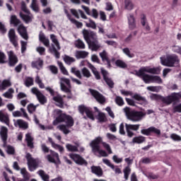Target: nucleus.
Returning <instances> with one entry per match:
<instances>
[{"instance_id":"34","label":"nucleus","mask_w":181,"mask_h":181,"mask_svg":"<svg viewBox=\"0 0 181 181\" xmlns=\"http://www.w3.org/2000/svg\"><path fill=\"white\" fill-rule=\"evenodd\" d=\"M10 24L16 27L18 25H21V20H19L16 15H12L10 18Z\"/></svg>"},{"instance_id":"37","label":"nucleus","mask_w":181,"mask_h":181,"mask_svg":"<svg viewBox=\"0 0 181 181\" xmlns=\"http://www.w3.org/2000/svg\"><path fill=\"white\" fill-rule=\"evenodd\" d=\"M89 23H87V21H83L86 24V28H90L91 29H97V24L95 23V21H93V19L89 18L88 19Z\"/></svg>"},{"instance_id":"16","label":"nucleus","mask_w":181,"mask_h":181,"mask_svg":"<svg viewBox=\"0 0 181 181\" xmlns=\"http://www.w3.org/2000/svg\"><path fill=\"white\" fill-rule=\"evenodd\" d=\"M99 56L101 58L102 62L107 66V69H111V67H112V66H111V59L108 57L107 51L103 50L99 54Z\"/></svg>"},{"instance_id":"15","label":"nucleus","mask_w":181,"mask_h":181,"mask_svg":"<svg viewBox=\"0 0 181 181\" xmlns=\"http://www.w3.org/2000/svg\"><path fill=\"white\" fill-rule=\"evenodd\" d=\"M101 74L103 77L104 81H105L106 84L110 87V88H114V81L111 78L108 77V71H107L104 69H101Z\"/></svg>"},{"instance_id":"63","label":"nucleus","mask_w":181,"mask_h":181,"mask_svg":"<svg viewBox=\"0 0 181 181\" xmlns=\"http://www.w3.org/2000/svg\"><path fill=\"white\" fill-rule=\"evenodd\" d=\"M173 112L174 113H176V112L181 113V103L174 106L173 108Z\"/></svg>"},{"instance_id":"44","label":"nucleus","mask_w":181,"mask_h":181,"mask_svg":"<svg viewBox=\"0 0 181 181\" xmlns=\"http://www.w3.org/2000/svg\"><path fill=\"white\" fill-rule=\"evenodd\" d=\"M75 46L77 49H86V44L81 39H78L75 42Z\"/></svg>"},{"instance_id":"12","label":"nucleus","mask_w":181,"mask_h":181,"mask_svg":"<svg viewBox=\"0 0 181 181\" xmlns=\"http://www.w3.org/2000/svg\"><path fill=\"white\" fill-rule=\"evenodd\" d=\"M89 92L99 104H104L105 103V97L98 90L90 88Z\"/></svg>"},{"instance_id":"26","label":"nucleus","mask_w":181,"mask_h":181,"mask_svg":"<svg viewBox=\"0 0 181 181\" xmlns=\"http://www.w3.org/2000/svg\"><path fill=\"white\" fill-rule=\"evenodd\" d=\"M66 16L71 23H73L74 25H76V26L78 29L83 28V23L79 22L78 21L76 20L75 18H71V14L67 13Z\"/></svg>"},{"instance_id":"52","label":"nucleus","mask_w":181,"mask_h":181,"mask_svg":"<svg viewBox=\"0 0 181 181\" xmlns=\"http://www.w3.org/2000/svg\"><path fill=\"white\" fill-rule=\"evenodd\" d=\"M123 173L124 175L125 180H128V178L129 177V174L131 173V168L129 166L126 167L124 169Z\"/></svg>"},{"instance_id":"58","label":"nucleus","mask_w":181,"mask_h":181,"mask_svg":"<svg viewBox=\"0 0 181 181\" xmlns=\"http://www.w3.org/2000/svg\"><path fill=\"white\" fill-rule=\"evenodd\" d=\"M89 16H92L94 19H98V11L95 8H93Z\"/></svg>"},{"instance_id":"13","label":"nucleus","mask_w":181,"mask_h":181,"mask_svg":"<svg viewBox=\"0 0 181 181\" xmlns=\"http://www.w3.org/2000/svg\"><path fill=\"white\" fill-rule=\"evenodd\" d=\"M126 132L127 134V136L129 138H132L134 135H135L134 133H133L132 131H138L139 129V127H141V124H126Z\"/></svg>"},{"instance_id":"64","label":"nucleus","mask_w":181,"mask_h":181,"mask_svg":"<svg viewBox=\"0 0 181 181\" xmlns=\"http://www.w3.org/2000/svg\"><path fill=\"white\" fill-rule=\"evenodd\" d=\"M173 52H174V53H179L181 55V47L177 45H174L173 47Z\"/></svg>"},{"instance_id":"21","label":"nucleus","mask_w":181,"mask_h":181,"mask_svg":"<svg viewBox=\"0 0 181 181\" xmlns=\"http://www.w3.org/2000/svg\"><path fill=\"white\" fill-rule=\"evenodd\" d=\"M52 100L55 103H57V104L56 105L57 107H59V108H64V100H63L62 95H57L56 96H54Z\"/></svg>"},{"instance_id":"47","label":"nucleus","mask_w":181,"mask_h":181,"mask_svg":"<svg viewBox=\"0 0 181 181\" xmlns=\"http://www.w3.org/2000/svg\"><path fill=\"white\" fill-rule=\"evenodd\" d=\"M115 103L119 105V107H122V105L125 104L124 99L121 96H116Z\"/></svg>"},{"instance_id":"48","label":"nucleus","mask_w":181,"mask_h":181,"mask_svg":"<svg viewBox=\"0 0 181 181\" xmlns=\"http://www.w3.org/2000/svg\"><path fill=\"white\" fill-rule=\"evenodd\" d=\"M125 8L128 9V11H132L134 9V4H132V1L131 0H124Z\"/></svg>"},{"instance_id":"14","label":"nucleus","mask_w":181,"mask_h":181,"mask_svg":"<svg viewBox=\"0 0 181 181\" xmlns=\"http://www.w3.org/2000/svg\"><path fill=\"white\" fill-rule=\"evenodd\" d=\"M141 134H142L143 135H146V136H151L152 134H156V135H160V130L156 129L154 127H151L148 129H141Z\"/></svg>"},{"instance_id":"4","label":"nucleus","mask_w":181,"mask_h":181,"mask_svg":"<svg viewBox=\"0 0 181 181\" xmlns=\"http://www.w3.org/2000/svg\"><path fill=\"white\" fill-rule=\"evenodd\" d=\"M153 98H154V100H160V101L163 104H166V105H170L172 103H179L181 98V93H173L167 97H163L158 94H153Z\"/></svg>"},{"instance_id":"2","label":"nucleus","mask_w":181,"mask_h":181,"mask_svg":"<svg viewBox=\"0 0 181 181\" xmlns=\"http://www.w3.org/2000/svg\"><path fill=\"white\" fill-rule=\"evenodd\" d=\"M82 35L84 40L86 42L89 49H90L92 52H97V50L101 47V45L98 44L97 33L84 28L82 30Z\"/></svg>"},{"instance_id":"8","label":"nucleus","mask_w":181,"mask_h":181,"mask_svg":"<svg viewBox=\"0 0 181 181\" xmlns=\"http://www.w3.org/2000/svg\"><path fill=\"white\" fill-rule=\"evenodd\" d=\"M145 73H149L150 74H159V69L151 68L149 66H143L136 72V76H142L146 74Z\"/></svg>"},{"instance_id":"31","label":"nucleus","mask_w":181,"mask_h":181,"mask_svg":"<svg viewBox=\"0 0 181 181\" xmlns=\"http://www.w3.org/2000/svg\"><path fill=\"white\" fill-rule=\"evenodd\" d=\"M11 86H12L11 81L6 79L4 80L0 84V91H4V90H6V88H8V87H11Z\"/></svg>"},{"instance_id":"9","label":"nucleus","mask_w":181,"mask_h":181,"mask_svg":"<svg viewBox=\"0 0 181 181\" xmlns=\"http://www.w3.org/2000/svg\"><path fill=\"white\" fill-rule=\"evenodd\" d=\"M50 154L47 156V159L50 163H54V165H61L62 161H60V158L59 157V153L53 151L52 150L49 151Z\"/></svg>"},{"instance_id":"42","label":"nucleus","mask_w":181,"mask_h":181,"mask_svg":"<svg viewBox=\"0 0 181 181\" xmlns=\"http://www.w3.org/2000/svg\"><path fill=\"white\" fill-rule=\"evenodd\" d=\"M64 62L66 63V64L70 66L71 63H74V62H76V59L70 56L64 55Z\"/></svg>"},{"instance_id":"60","label":"nucleus","mask_w":181,"mask_h":181,"mask_svg":"<svg viewBox=\"0 0 181 181\" xmlns=\"http://www.w3.org/2000/svg\"><path fill=\"white\" fill-rule=\"evenodd\" d=\"M61 90L64 93H71V90H70V88L66 86V85L63 83H61Z\"/></svg>"},{"instance_id":"28","label":"nucleus","mask_w":181,"mask_h":181,"mask_svg":"<svg viewBox=\"0 0 181 181\" xmlns=\"http://www.w3.org/2000/svg\"><path fill=\"white\" fill-rule=\"evenodd\" d=\"M138 77H141L146 84L152 83V75L147 74H143V75H136Z\"/></svg>"},{"instance_id":"25","label":"nucleus","mask_w":181,"mask_h":181,"mask_svg":"<svg viewBox=\"0 0 181 181\" xmlns=\"http://www.w3.org/2000/svg\"><path fill=\"white\" fill-rule=\"evenodd\" d=\"M0 136L2 141H8V128L2 126L0 130Z\"/></svg>"},{"instance_id":"56","label":"nucleus","mask_w":181,"mask_h":181,"mask_svg":"<svg viewBox=\"0 0 181 181\" xmlns=\"http://www.w3.org/2000/svg\"><path fill=\"white\" fill-rule=\"evenodd\" d=\"M6 55L5 53L0 51V64H5L6 63Z\"/></svg>"},{"instance_id":"51","label":"nucleus","mask_w":181,"mask_h":181,"mask_svg":"<svg viewBox=\"0 0 181 181\" xmlns=\"http://www.w3.org/2000/svg\"><path fill=\"white\" fill-rule=\"evenodd\" d=\"M21 11L24 12L25 13H27V15H30V11L28 9V6H26V3L25 1L21 2Z\"/></svg>"},{"instance_id":"1","label":"nucleus","mask_w":181,"mask_h":181,"mask_svg":"<svg viewBox=\"0 0 181 181\" xmlns=\"http://www.w3.org/2000/svg\"><path fill=\"white\" fill-rule=\"evenodd\" d=\"M55 112L58 115L56 119L53 121V125H59L62 122H65L66 124H60L58 128L62 131L65 135L70 134V130L69 128L74 126V119L71 115L63 113L62 110H56Z\"/></svg>"},{"instance_id":"41","label":"nucleus","mask_w":181,"mask_h":181,"mask_svg":"<svg viewBox=\"0 0 181 181\" xmlns=\"http://www.w3.org/2000/svg\"><path fill=\"white\" fill-rule=\"evenodd\" d=\"M30 14H23V13L20 12V17L21 18V19H23V21H24V22L25 23H29V22H30L32 21V17H30V16H29Z\"/></svg>"},{"instance_id":"40","label":"nucleus","mask_w":181,"mask_h":181,"mask_svg":"<svg viewBox=\"0 0 181 181\" xmlns=\"http://www.w3.org/2000/svg\"><path fill=\"white\" fill-rule=\"evenodd\" d=\"M97 119L98 120L99 122H107V116H105V113L99 112Z\"/></svg>"},{"instance_id":"55","label":"nucleus","mask_w":181,"mask_h":181,"mask_svg":"<svg viewBox=\"0 0 181 181\" xmlns=\"http://www.w3.org/2000/svg\"><path fill=\"white\" fill-rule=\"evenodd\" d=\"M50 50L51 52L54 53V56L57 59H60V52L57 51V49H56V47H54V45H52V49Z\"/></svg>"},{"instance_id":"38","label":"nucleus","mask_w":181,"mask_h":181,"mask_svg":"<svg viewBox=\"0 0 181 181\" xmlns=\"http://www.w3.org/2000/svg\"><path fill=\"white\" fill-rule=\"evenodd\" d=\"M115 65L117 66V67H119V69H127V67H128L127 63L121 59L116 60Z\"/></svg>"},{"instance_id":"50","label":"nucleus","mask_w":181,"mask_h":181,"mask_svg":"<svg viewBox=\"0 0 181 181\" xmlns=\"http://www.w3.org/2000/svg\"><path fill=\"white\" fill-rule=\"evenodd\" d=\"M81 71L83 77H86V78H90V77H91V73L86 67L83 68Z\"/></svg>"},{"instance_id":"20","label":"nucleus","mask_w":181,"mask_h":181,"mask_svg":"<svg viewBox=\"0 0 181 181\" xmlns=\"http://www.w3.org/2000/svg\"><path fill=\"white\" fill-rule=\"evenodd\" d=\"M90 170L93 175H95L98 177H101L103 175H104V172L103 171V168H101L100 166L97 165H92L90 167Z\"/></svg>"},{"instance_id":"3","label":"nucleus","mask_w":181,"mask_h":181,"mask_svg":"<svg viewBox=\"0 0 181 181\" xmlns=\"http://www.w3.org/2000/svg\"><path fill=\"white\" fill-rule=\"evenodd\" d=\"M100 144H102L103 146L106 149L108 153H112V150H111L110 144L103 142V138L101 136H98L90 143V146L94 155H97V152H98L99 155L103 158H107V156H108V153H107L105 151L100 149Z\"/></svg>"},{"instance_id":"62","label":"nucleus","mask_w":181,"mask_h":181,"mask_svg":"<svg viewBox=\"0 0 181 181\" xmlns=\"http://www.w3.org/2000/svg\"><path fill=\"white\" fill-rule=\"evenodd\" d=\"M170 138H171V139H173V141H177L178 142H180V141H181V136L176 134H172L170 135Z\"/></svg>"},{"instance_id":"29","label":"nucleus","mask_w":181,"mask_h":181,"mask_svg":"<svg viewBox=\"0 0 181 181\" xmlns=\"http://www.w3.org/2000/svg\"><path fill=\"white\" fill-rule=\"evenodd\" d=\"M37 173L40 175L42 180L43 181H49L50 180V175H47L46 172L43 170H39Z\"/></svg>"},{"instance_id":"5","label":"nucleus","mask_w":181,"mask_h":181,"mask_svg":"<svg viewBox=\"0 0 181 181\" xmlns=\"http://www.w3.org/2000/svg\"><path fill=\"white\" fill-rule=\"evenodd\" d=\"M124 114L126 115L128 119L133 121V122H138L146 115V114L142 111H136L131 109L129 107H125L123 109Z\"/></svg>"},{"instance_id":"36","label":"nucleus","mask_w":181,"mask_h":181,"mask_svg":"<svg viewBox=\"0 0 181 181\" xmlns=\"http://www.w3.org/2000/svg\"><path fill=\"white\" fill-rule=\"evenodd\" d=\"M75 56L76 59H86L88 56V52L86 51H76Z\"/></svg>"},{"instance_id":"39","label":"nucleus","mask_w":181,"mask_h":181,"mask_svg":"<svg viewBox=\"0 0 181 181\" xmlns=\"http://www.w3.org/2000/svg\"><path fill=\"white\" fill-rule=\"evenodd\" d=\"M66 148L67 149L68 152H78V148L77 146H73V144H66Z\"/></svg>"},{"instance_id":"35","label":"nucleus","mask_w":181,"mask_h":181,"mask_svg":"<svg viewBox=\"0 0 181 181\" xmlns=\"http://www.w3.org/2000/svg\"><path fill=\"white\" fill-rule=\"evenodd\" d=\"M146 141V138L145 136H138L133 138L132 143L141 144H144V142H145Z\"/></svg>"},{"instance_id":"33","label":"nucleus","mask_w":181,"mask_h":181,"mask_svg":"<svg viewBox=\"0 0 181 181\" xmlns=\"http://www.w3.org/2000/svg\"><path fill=\"white\" fill-rule=\"evenodd\" d=\"M16 124L18 125L19 128L23 129H28V128H29L28 123H26V122L23 121V119H17L16 123H15V127H16Z\"/></svg>"},{"instance_id":"59","label":"nucleus","mask_w":181,"mask_h":181,"mask_svg":"<svg viewBox=\"0 0 181 181\" xmlns=\"http://www.w3.org/2000/svg\"><path fill=\"white\" fill-rule=\"evenodd\" d=\"M6 27H5V24L2 23V22H0V33L1 35H5L7 32Z\"/></svg>"},{"instance_id":"27","label":"nucleus","mask_w":181,"mask_h":181,"mask_svg":"<svg viewBox=\"0 0 181 181\" xmlns=\"http://www.w3.org/2000/svg\"><path fill=\"white\" fill-rule=\"evenodd\" d=\"M31 66L33 69H37V70H40L43 67V60L38 59L37 61L32 62Z\"/></svg>"},{"instance_id":"53","label":"nucleus","mask_w":181,"mask_h":181,"mask_svg":"<svg viewBox=\"0 0 181 181\" xmlns=\"http://www.w3.org/2000/svg\"><path fill=\"white\" fill-rule=\"evenodd\" d=\"M151 83H158V84H162V78L158 76H152Z\"/></svg>"},{"instance_id":"30","label":"nucleus","mask_w":181,"mask_h":181,"mask_svg":"<svg viewBox=\"0 0 181 181\" xmlns=\"http://www.w3.org/2000/svg\"><path fill=\"white\" fill-rule=\"evenodd\" d=\"M39 39L40 41L46 46V47H49L50 46V41H49V39L46 38L44 33H40L39 35Z\"/></svg>"},{"instance_id":"46","label":"nucleus","mask_w":181,"mask_h":181,"mask_svg":"<svg viewBox=\"0 0 181 181\" xmlns=\"http://www.w3.org/2000/svg\"><path fill=\"white\" fill-rule=\"evenodd\" d=\"M37 98L39 103L42 105L46 104L47 103V99L46 98V96L43 95V93H41L40 95L37 96Z\"/></svg>"},{"instance_id":"22","label":"nucleus","mask_w":181,"mask_h":181,"mask_svg":"<svg viewBox=\"0 0 181 181\" xmlns=\"http://www.w3.org/2000/svg\"><path fill=\"white\" fill-rule=\"evenodd\" d=\"M0 122H4L6 125L9 127V115L4 111L0 110Z\"/></svg>"},{"instance_id":"32","label":"nucleus","mask_w":181,"mask_h":181,"mask_svg":"<svg viewBox=\"0 0 181 181\" xmlns=\"http://www.w3.org/2000/svg\"><path fill=\"white\" fill-rule=\"evenodd\" d=\"M132 98H134V100H136V101H141V103H139V104H141V105H142L143 104H146V99L138 93H135L132 96Z\"/></svg>"},{"instance_id":"7","label":"nucleus","mask_w":181,"mask_h":181,"mask_svg":"<svg viewBox=\"0 0 181 181\" xmlns=\"http://www.w3.org/2000/svg\"><path fill=\"white\" fill-rule=\"evenodd\" d=\"M161 64L167 66V67H173L175 64L179 63V57L177 55H168L165 59L160 57Z\"/></svg>"},{"instance_id":"6","label":"nucleus","mask_w":181,"mask_h":181,"mask_svg":"<svg viewBox=\"0 0 181 181\" xmlns=\"http://www.w3.org/2000/svg\"><path fill=\"white\" fill-rule=\"evenodd\" d=\"M25 158L27 159V165L30 172H35V170L39 168L40 163H42V161L39 158H34L32 157L30 153H26Z\"/></svg>"},{"instance_id":"49","label":"nucleus","mask_w":181,"mask_h":181,"mask_svg":"<svg viewBox=\"0 0 181 181\" xmlns=\"http://www.w3.org/2000/svg\"><path fill=\"white\" fill-rule=\"evenodd\" d=\"M58 66L62 74H64V76H69V71H67V69H66V67H64L62 62H58Z\"/></svg>"},{"instance_id":"54","label":"nucleus","mask_w":181,"mask_h":181,"mask_svg":"<svg viewBox=\"0 0 181 181\" xmlns=\"http://www.w3.org/2000/svg\"><path fill=\"white\" fill-rule=\"evenodd\" d=\"M123 53H124V54H126V56H127L128 57H129L130 59H132V57H134V54H131V51L129 50V48L126 47L122 49Z\"/></svg>"},{"instance_id":"45","label":"nucleus","mask_w":181,"mask_h":181,"mask_svg":"<svg viewBox=\"0 0 181 181\" xmlns=\"http://www.w3.org/2000/svg\"><path fill=\"white\" fill-rule=\"evenodd\" d=\"M39 107V105H35L33 103H30L28 105L27 110L30 114H33L36 111V108Z\"/></svg>"},{"instance_id":"11","label":"nucleus","mask_w":181,"mask_h":181,"mask_svg":"<svg viewBox=\"0 0 181 181\" xmlns=\"http://www.w3.org/2000/svg\"><path fill=\"white\" fill-rule=\"evenodd\" d=\"M78 110L80 114L84 115V112H86L88 118H90V119H93V121H94V114L90 107H86L84 105H81L78 107Z\"/></svg>"},{"instance_id":"17","label":"nucleus","mask_w":181,"mask_h":181,"mask_svg":"<svg viewBox=\"0 0 181 181\" xmlns=\"http://www.w3.org/2000/svg\"><path fill=\"white\" fill-rule=\"evenodd\" d=\"M8 39L14 47H16L18 46V37L16 36V33H15V29L11 28L9 30Z\"/></svg>"},{"instance_id":"57","label":"nucleus","mask_w":181,"mask_h":181,"mask_svg":"<svg viewBox=\"0 0 181 181\" xmlns=\"http://www.w3.org/2000/svg\"><path fill=\"white\" fill-rule=\"evenodd\" d=\"M25 86L26 87H30V86H33V78L28 77L25 81Z\"/></svg>"},{"instance_id":"18","label":"nucleus","mask_w":181,"mask_h":181,"mask_svg":"<svg viewBox=\"0 0 181 181\" xmlns=\"http://www.w3.org/2000/svg\"><path fill=\"white\" fill-rule=\"evenodd\" d=\"M18 62V57L15 55V54L13 53V51H10L8 52V66L10 67H15Z\"/></svg>"},{"instance_id":"23","label":"nucleus","mask_w":181,"mask_h":181,"mask_svg":"<svg viewBox=\"0 0 181 181\" xmlns=\"http://www.w3.org/2000/svg\"><path fill=\"white\" fill-rule=\"evenodd\" d=\"M128 22L130 30H134V29L136 28V23L135 22V17H134V15H129V16L128 17Z\"/></svg>"},{"instance_id":"10","label":"nucleus","mask_w":181,"mask_h":181,"mask_svg":"<svg viewBox=\"0 0 181 181\" xmlns=\"http://www.w3.org/2000/svg\"><path fill=\"white\" fill-rule=\"evenodd\" d=\"M71 159L76 163V165H79L80 166H87L88 165V163H87V160L81 157L79 154L76 153H72L69 155Z\"/></svg>"},{"instance_id":"43","label":"nucleus","mask_w":181,"mask_h":181,"mask_svg":"<svg viewBox=\"0 0 181 181\" xmlns=\"http://www.w3.org/2000/svg\"><path fill=\"white\" fill-rule=\"evenodd\" d=\"M50 39H51L52 42H53L54 44L55 45L57 50H60V49H61L60 43H59V40H57V38H56V35H54V34L51 35Z\"/></svg>"},{"instance_id":"19","label":"nucleus","mask_w":181,"mask_h":181,"mask_svg":"<svg viewBox=\"0 0 181 181\" xmlns=\"http://www.w3.org/2000/svg\"><path fill=\"white\" fill-rule=\"evenodd\" d=\"M17 30L23 39H25V40H28V39H29V36L28 35V30L23 24L18 25Z\"/></svg>"},{"instance_id":"24","label":"nucleus","mask_w":181,"mask_h":181,"mask_svg":"<svg viewBox=\"0 0 181 181\" xmlns=\"http://www.w3.org/2000/svg\"><path fill=\"white\" fill-rule=\"evenodd\" d=\"M48 141L49 143H51L52 148H54V149H58L60 153H63V152H64V147L54 143V141H53V139L48 137Z\"/></svg>"},{"instance_id":"61","label":"nucleus","mask_w":181,"mask_h":181,"mask_svg":"<svg viewBox=\"0 0 181 181\" xmlns=\"http://www.w3.org/2000/svg\"><path fill=\"white\" fill-rule=\"evenodd\" d=\"M7 153L8 155H15V148L12 146H7Z\"/></svg>"}]
</instances>
